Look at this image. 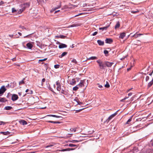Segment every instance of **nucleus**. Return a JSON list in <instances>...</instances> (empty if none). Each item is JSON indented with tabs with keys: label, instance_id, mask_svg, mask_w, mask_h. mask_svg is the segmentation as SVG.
I'll return each instance as SVG.
<instances>
[{
	"label": "nucleus",
	"instance_id": "38",
	"mask_svg": "<svg viewBox=\"0 0 153 153\" xmlns=\"http://www.w3.org/2000/svg\"><path fill=\"white\" fill-rule=\"evenodd\" d=\"M104 54H105V55L106 56H107L108 54V52L107 50H105L104 51Z\"/></svg>",
	"mask_w": 153,
	"mask_h": 153
},
{
	"label": "nucleus",
	"instance_id": "25",
	"mask_svg": "<svg viewBox=\"0 0 153 153\" xmlns=\"http://www.w3.org/2000/svg\"><path fill=\"white\" fill-rule=\"evenodd\" d=\"M108 27H109V26H106V27H100L99 28V29L100 30H106Z\"/></svg>",
	"mask_w": 153,
	"mask_h": 153
},
{
	"label": "nucleus",
	"instance_id": "47",
	"mask_svg": "<svg viewBox=\"0 0 153 153\" xmlns=\"http://www.w3.org/2000/svg\"><path fill=\"white\" fill-rule=\"evenodd\" d=\"M0 125H1L2 124H3V125H5L6 123H5L4 122H3V121L0 122Z\"/></svg>",
	"mask_w": 153,
	"mask_h": 153
},
{
	"label": "nucleus",
	"instance_id": "46",
	"mask_svg": "<svg viewBox=\"0 0 153 153\" xmlns=\"http://www.w3.org/2000/svg\"><path fill=\"white\" fill-rule=\"evenodd\" d=\"M53 145H54L53 144L48 145L46 147V148H48V147H52V146H53Z\"/></svg>",
	"mask_w": 153,
	"mask_h": 153
},
{
	"label": "nucleus",
	"instance_id": "22",
	"mask_svg": "<svg viewBox=\"0 0 153 153\" xmlns=\"http://www.w3.org/2000/svg\"><path fill=\"white\" fill-rule=\"evenodd\" d=\"M120 26V22L119 21H118L117 22L116 24L115 27V29H117V28H118Z\"/></svg>",
	"mask_w": 153,
	"mask_h": 153
},
{
	"label": "nucleus",
	"instance_id": "27",
	"mask_svg": "<svg viewBox=\"0 0 153 153\" xmlns=\"http://www.w3.org/2000/svg\"><path fill=\"white\" fill-rule=\"evenodd\" d=\"M132 117H133V116H131L130 118L127 121V122L126 123H125V124H129V123L131 121V120H132Z\"/></svg>",
	"mask_w": 153,
	"mask_h": 153
},
{
	"label": "nucleus",
	"instance_id": "21",
	"mask_svg": "<svg viewBox=\"0 0 153 153\" xmlns=\"http://www.w3.org/2000/svg\"><path fill=\"white\" fill-rule=\"evenodd\" d=\"M76 84V81L74 79H73L72 81L70 82V84L72 85H74Z\"/></svg>",
	"mask_w": 153,
	"mask_h": 153
},
{
	"label": "nucleus",
	"instance_id": "24",
	"mask_svg": "<svg viewBox=\"0 0 153 153\" xmlns=\"http://www.w3.org/2000/svg\"><path fill=\"white\" fill-rule=\"evenodd\" d=\"M0 133L1 134H3L4 135H7L10 134V132L8 131H6V132H3L1 131L0 132Z\"/></svg>",
	"mask_w": 153,
	"mask_h": 153
},
{
	"label": "nucleus",
	"instance_id": "34",
	"mask_svg": "<svg viewBox=\"0 0 153 153\" xmlns=\"http://www.w3.org/2000/svg\"><path fill=\"white\" fill-rule=\"evenodd\" d=\"M105 87L107 88H108L110 87V85L107 81L106 82V83L105 85Z\"/></svg>",
	"mask_w": 153,
	"mask_h": 153
},
{
	"label": "nucleus",
	"instance_id": "63",
	"mask_svg": "<svg viewBox=\"0 0 153 153\" xmlns=\"http://www.w3.org/2000/svg\"><path fill=\"white\" fill-rule=\"evenodd\" d=\"M131 67H130V68H128L127 70L128 71H129L130 70H131Z\"/></svg>",
	"mask_w": 153,
	"mask_h": 153
},
{
	"label": "nucleus",
	"instance_id": "35",
	"mask_svg": "<svg viewBox=\"0 0 153 153\" xmlns=\"http://www.w3.org/2000/svg\"><path fill=\"white\" fill-rule=\"evenodd\" d=\"M71 62L73 63H75V64H77V62L76 60L75 59H72L71 61Z\"/></svg>",
	"mask_w": 153,
	"mask_h": 153
},
{
	"label": "nucleus",
	"instance_id": "31",
	"mask_svg": "<svg viewBox=\"0 0 153 153\" xmlns=\"http://www.w3.org/2000/svg\"><path fill=\"white\" fill-rule=\"evenodd\" d=\"M76 128H71L70 129V130L72 132H75L76 131Z\"/></svg>",
	"mask_w": 153,
	"mask_h": 153
},
{
	"label": "nucleus",
	"instance_id": "1",
	"mask_svg": "<svg viewBox=\"0 0 153 153\" xmlns=\"http://www.w3.org/2000/svg\"><path fill=\"white\" fill-rule=\"evenodd\" d=\"M30 4L28 3H26L22 4L20 5V7L21 8L19 9H18L17 11H18V13H21L27 7H28L29 6Z\"/></svg>",
	"mask_w": 153,
	"mask_h": 153
},
{
	"label": "nucleus",
	"instance_id": "48",
	"mask_svg": "<svg viewBox=\"0 0 153 153\" xmlns=\"http://www.w3.org/2000/svg\"><path fill=\"white\" fill-rule=\"evenodd\" d=\"M47 58H45L43 59H40L39 60V62L44 61H45L46 60H47Z\"/></svg>",
	"mask_w": 153,
	"mask_h": 153
},
{
	"label": "nucleus",
	"instance_id": "62",
	"mask_svg": "<svg viewBox=\"0 0 153 153\" xmlns=\"http://www.w3.org/2000/svg\"><path fill=\"white\" fill-rule=\"evenodd\" d=\"M153 71H152V72L150 73L149 74V75L150 76H151L152 75V74L153 73Z\"/></svg>",
	"mask_w": 153,
	"mask_h": 153
},
{
	"label": "nucleus",
	"instance_id": "51",
	"mask_svg": "<svg viewBox=\"0 0 153 153\" xmlns=\"http://www.w3.org/2000/svg\"><path fill=\"white\" fill-rule=\"evenodd\" d=\"M138 11H131V13H136L137 12H138Z\"/></svg>",
	"mask_w": 153,
	"mask_h": 153
},
{
	"label": "nucleus",
	"instance_id": "56",
	"mask_svg": "<svg viewBox=\"0 0 153 153\" xmlns=\"http://www.w3.org/2000/svg\"><path fill=\"white\" fill-rule=\"evenodd\" d=\"M128 97H124L123 99H122L121 100V101L123 102L124 100H126V99H127Z\"/></svg>",
	"mask_w": 153,
	"mask_h": 153
},
{
	"label": "nucleus",
	"instance_id": "58",
	"mask_svg": "<svg viewBox=\"0 0 153 153\" xmlns=\"http://www.w3.org/2000/svg\"><path fill=\"white\" fill-rule=\"evenodd\" d=\"M13 84V83H11V85H10V87L11 88H13L14 87V85H12V84Z\"/></svg>",
	"mask_w": 153,
	"mask_h": 153
},
{
	"label": "nucleus",
	"instance_id": "32",
	"mask_svg": "<svg viewBox=\"0 0 153 153\" xmlns=\"http://www.w3.org/2000/svg\"><path fill=\"white\" fill-rule=\"evenodd\" d=\"M61 92L62 94L65 95H67V91H65L62 89L61 91Z\"/></svg>",
	"mask_w": 153,
	"mask_h": 153
},
{
	"label": "nucleus",
	"instance_id": "42",
	"mask_svg": "<svg viewBox=\"0 0 153 153\" xmlns=\"http://www.w3.org/2000/svg\"><path fill=\"white\" fill-rule=\"evenodd\" d=\"M61 3H59V5L57 7H56L53 10H56V9L60 8L61 7Z\"/></svg>",
	"mask_w": 153,
	"mask_h": 153
},
{
	"label": "nucleus",
	"instance_id": "9",
	"mask_svg": "<svg viewBox=\"0 0 153 153\" xmlns=\"http://www.w3.org/2000/svg\"><path fill=\"white\" fill-rule=\"evenodd\" d=\"M113 42V40L111 39H106L105 40V42L106 43L111 44Z\"/></svg>",
	"mask_w": 153,
	"mask_h": 153
},
{
	"label": "nucleus",
	"instance_id": "10",
	"mask_svg": "<svg viewBox=\"0 0 153 153\" xmlns=\"http://www.w3.org/2000/svg\"><path fill=\"white\" fill-rule=\"evenodd\" d=\"M143 35V34L141 33L138 34L137 33H136L132 36V37H134L135 38H137L140 36Z\"/></svg>",
	"mask_w": 153,
	"mask_h": 153
},
{
	"label": "nucleus",
	"instance_id": "6",
	"mask_svg": "<svg viewBox=\"0 0 153 153\" xmlns=\"http://www.w3.org/2000/svg\"><path fill=\"white\" fill-rule=\"evenodd\" d=\"M88 80H86L85 79L81 80L80 81L82 82V84H83V85H84V86L86 87L88 85Z\"/></svg>",
	"mask_w": 153,
	"mask_h": 153
},
{
	"label": "nucleus",
	"instance_id": "64",
	"mask_svg": "<svg viewBox=\"0 0 153 153\" xmlns=\"http://www.w3.org/2000/svg\"><path fill=\"white\" fill-rule=\"evenodd\" d=\"M29 91V90L28 89H27L26 91H25V92H26V93H27V92H28V91Z\"/></svg>",
	"mask_w": 153,
	"mask_h": 153
},
{
	"label": "nucleus",
	"instance_id": "54",
	"mask_svg": "<svg viewBox=\"0 0 153 153\" xmlns=\"http://www.w3.org/2000/svg\"><path fill=\"white\" fill-rule=\"evenodd\" d=\"M97 31L95 32L92 34V35L93 36H95L96 35H97Z\"/></svg>",
	"mask_w": 153,
	"mask_h": 153
},
{
	"label": "nucleus",
	"instance_id": "5",
	"mask_svg": "<svg viewBox=\"0 0 153 153\" xmlns=\"http://www.w3.org/2000/svg\"><path fill=\"white\" fill-rule=\"evenodd\" d=\"M105 65L108 67H111L112 65L114 64L113 62H109L108 61H105L104 62Z\"/></svg>",
	"mask_w": 153,
	"mask_h": 153
},
{
	"label": "nucleus",
	"instance_id": "52",
	"mask_svg": "<svg viewBox=\"0 0 153 153\" xmlns=\"http://www.w3.org/2000/svg\"><path fill=\"white\" fill-rule=\"evenodd\" d=\"M84 108H82V109H80L78 110H76V111L77 112H79V111H82V110L84 109Z\"/></svg>",
	"mask_w": 153,
	"mask_h": 153
},
{
	"label": "nucleus",
	"instance_id": "16",
	"mask_svg": "<svg viewBox=\"0 0 153 153\" xmlns=\"http://www.w3.org/2000/svg\"><path fill=\"white\" fill-rule=\"evenodd\" d=\"M19 123L21 124L24 125H26L27 124V122L26 121L23 120L19 121Z\"/></svg>",
	"mask_w": 153,
	"mask_h": 153
},
{
	"label": "nucleus",
	"instance_id": "61",
	"mask_svg": "<svg viewBox=\"0 0 153 153\" xmlns=\"http://www.w3.org/2000/svg\"><path fill=\"white\" fill-rule=\"evenodd\" d=\"M9 36L10 37L13 38V35H9Z\"/></svg>",
	"mask_w": 153,
	"mask_h": 153
},
{
	"label": "nucleus",
	"instance_id": "28",
	"mask_svg": "<svg viewBox=\"0 0 153 153\" xmlns=\"http://www.w3.org/2000/svg\"><path fill=\"white\" fill-rule=\"evenodd\" d=\"M48 123H61L59 121H48Z\"/></svg>",
	"mask_w": 153,
	"mask_h": 153
},
{
	"label": "nucleus",
	"instance_id": "50",
	"mask_svg": "<svg viewBox=\"0 0 153 153\" xmlns=\"http://www.w3.org/2000/svg\"><path fill=\"white\" fill-rule=\"evenodd\" d=\"M140 153H149V152H147L146 151L143 150Z\"/></svg>",
	"mask_w": 153,
	"mask_h": 153
},
{
	"label": "nucleus",
	"instance_id": "45",
	"mask_svg": "<svg viewBox=\"0 0 153 153\" xmlns=\"http://www.w3.org/2000/svg\"><path fill=\"white\" fill-rule=\"evenodd\" d=\"M149 77L148 76H147L146 77V81L147 82L149 79Z\"/></svg>",
	"mask_w": 153,
	"mask_h": 153
},
{
	"label": "nucleus",
	"instance_id": "30",
	"mask_svg": "<svg viewBox=\"0 0 153 153\" xmlns=\"http://www.w3.org/2000/svg\"><path fill=\"white\" fill-rule=\"evenodd\" d=\"M66 37V36H65L62 35H60L59 36H56V37H57L58 38H60L61 39H64Z\"/></svg>",
	"mask_w": 153,
	"mask_h": 153
},
{
	"label": "nucleus",
	"instance_id": "19",
	"mask_svg": "<svg viewBox=\"0 0 153 153\" xmlns=\"http://www.w3.org/2000/svg\"><path fill=\"white\" fill-rule=\"evenodd\" d=\"M126 36V33H125L123 32L120 33V35L119 36V38L123 39Z\"/></svg>",
	"mask_w": 153,
	"mask_h": 153
},
{
	"label": "nucleus",
	"instance_id": "13",
	"mask_svg": "<svg viewBox=\"0 0 153 153\" xmlns=\"http://www.w3.org/2000/svg\"><path fill=\"white\" fill-rule=\"evenodd\" d=\"M74 149H73V148H68V149H61V150H59V151H61V152H64V151H70L71 150H73Z\"/></svg>",
	"mask_w": 153,
	"mask_h": 153
},
{
	"label": "nucleus",
	"instance_id": "7",
	"mask_svg": "<svg viewBox=\"0 0 153 153\" xmlns=\"http://www.w3.org/2000/svg\"><path fill=\"white\" fill-rule=\"evenodd\" d=\"M18 96L16 94H13L12 97L11 99L13 101H15L18 99Z\"/></svg>",
	"mask_w": 153,
	"mask_h": 153
},
{
	"label": "nucleus",
	"instance_id": "37",
	"mask_svg": "<svg viewBox=\"0 0 153 153\" xmlns=\"http://www.w3.org/2000/svg\"><path fill=\"white\" fill-rule=\"evenodd\" d=\"M78 85L80 87L84 86V85H83V84H82V82L81 81L79 83V84H78Z\"/></svg>",
	"mask_w": 153,
	"mask_h": 153
},
{
	"label": "nucleus",
	"instance_id": "59",
	"mask_svg": "<svg viewBox=\"0 0 153 153\" xmlns=\"http://www.w3.org/2000/svg\"><path fill=\"white\" fill-rule=\"evenodd\" d=\"M4 4V2L3 1H1L0 2V5L2 4Z\"/></svg>",
	"mask_w": 153,
	"mask_h": 153
},
{
	"label": "nucleus",
	"instance_id": "43",
	"mask_svg": "<svg viewBox=\"0 0 153 153\" xmlns=\"http://www.w3.org/2000/svg\"><path fill=\"white\" fill-rule=\"evenodd\" d=\"M5 99L4 98L0 97V102H3L5 101Z\"/></svg>",
	"mask_w": 153,
	"mask_h": 153
},
{
	"label": "nucleus",
	"instance_id": "33",
	"mask_svg": "<svg viewBox=\"0 0 153 153\" xmlns=\"http://www.w3.org/2000/svg\"><path fill=\"white\" fill-rule=\"evenodd\" d=\"M78 85L75 86V87H74L73 88V91H76L78 89L79 87H78Z\"/></svg>",
	"mask_w": 153,
	"mask_h": 153
},
{
	"label": "nucleus",
	"instance_id": "49",
	"mask_svg": "<svg viewBox=\"0 0 153 153\" xmlns=\"http://www.w3.org/2000/svg\"><path fill=\"white\" fill-rule=\"evenodd\" d=\"M56 85L57 86L61 85L60 82L58 81L56 82Z\"/></svg>",
	"mask_w": 153,
	"mask_h": 153
},
{
	"label": "nucleus",
	"instance_id": "40",
	"mask_svg": "<svg viewBox=\"0 0 153 153\" xmlns=\"http://www.w3.org/2000/svg\"><path fill=\"white\" fill-rule=\"evenodd\" d=\"M60 66L59 65H54V67L55 68L57 69L59 68Z\"/></svg>",
	"mask_w": 153,
	"mask_h": 153
},
{
	"label": "nucleus",
	"instance_id": "8",
	"mask_svg": "<svg viewBox=\"0 0 153 153\" xmlns=\"http://www.w3.org/2000/svg\"><path fill=\"white\" fill-rule=\"evenodd\" d=\"M26 46L28 49H31L33 47L32 44L30 42L27 43L26 44Z\"/></svg>",
	"mask_w": 153,
	"mask_h": 153
},
{
	"label": "nucleus",
	"instance_id": "23",
	"mask_svg": "<svg viewBox=\"0 0 153 153\" xmlns=\"http://www.w3.org/2000/svg\"><path fill=\"white\" fill-rule=\"evenodd\" d=\"M97 59V58L96 56H91V57H90L88 59H87L88 60H94V59Z\"/></svg>",
	"mask_w": 153,
	"mask_h": 153
},
{
	"label": "nucleus",
	"instance_id": "18",
	"mask_svg": "<svg viewBox=\"0 0 153 153\" xmlns=\"http://www.w3.org/2000/svg\"><path fill=\"white\" fill-rule=\"evenodd\" d=\"M97 42L100 45H104V42L101 40H98L97 41Z\"/></svg>",
	"mask_w": 153,
	"mask_h": 153
},
{
	"label": "nucleus",
	"instance_id": "15",
	"mask_svg": "<svg viewBox=\"0 0 153 153\" xmlns=\"http://www.w3.org/2000/svg\"><path fill=\"white\" fill-rule=\"evenodd\" d=\"M153 84V77L152 80L150 82H149L148 84V85H147L148 88H149L150 87H151L152 85Z\"/></svg>",
	"mask_w": 153,
	"mask_h": 153
},
{
	"label": "nucleus",
	"instance_id": "60",
	"mask_svg": "<svg viewBox=\"0 0 153 153\" xmlns=\"http://www.w3.org/2000/svg\"><path fill=\"white\" fill-rule=\"evenodd\" d=\"M132 95V93H129L128 94V96H131Z\"/></svg>",
	"mask_w": 153,
	"mask_h": 153
},
{
	"label": "nucleus",
	"instance_id": "11",
	"mask_svg": "<svg viewBox=\"0 0 153 153\" xmlns=\"http://www.w3.org/2000/svg\"><path fill=\"white\" fill-rule=\"evenodd\" d=\"M74 101H75L77 102L76 105H81L82 104V103L81 102H80L78 100V98H76L74 99Z\"/></svg>",
	"mask_w": 153,
	"mask_h": 153
},
{
	"label": "nucleus",
	"instance_id": "44",
	"mask_svg": "<svg viewBox=\"0 0 153 153\" xmlns=\"http://www.w3.org/2000/svg\"><path fill=\"white\" fill-rule=\"evenodd\" d=\"M69 146L70 147H75L76 146V145L75 144H69Z\"/></svg>",
	"mask_w": 153,
	"mask_h": 153
},
{
	"label": "nucleus",
	"instance_id": "17",
	"mask_svg": "<svg viewBox=\"0 0 153 153\" xmlns=\"http://www.w3.org/2000/svg\"><path fill=\"white\" fill-rule=\"evenodd\" d=\"M80 24L78 23L77 24H74L72 25H70L69 26V27H76L77 26H80Z\"/></svg>",
	"mask_w": 153,
	"mask_h": 153
},
{
	"label": "nucleus",
	"instance_id": "4",
	"mask_svg": "<svg viewBox=\"0 0 153 153\" xmlns=\"http://www.w3.org/2000/svg\"><path fill=\"white\" fill-rule=\"evenodd\" d=\"M6 89L5 88L4 86H3L0 89V96L6 91Z\"/></svg>",
	"mask_w": 153,
	"mask_h": 153
},
{
	"label": "nucleus",
	"instance_id": "29",
	"mask_svg": "<svg viewBox=\"0 0 153 153\" xmlns=\"http://www.w3.org/2000/svg\"><path fill=\"white\" fill-rule=\"evenodd\" d=\"M48 116H49V117H56V118L62 117L60 116H56V115H48Z\"/></svg>",
	"mask_w": 153,
	"mask_h": 153
},
{
	"label": "nucleus",
	"instance_id": "2",
	"mask_svg": "<svg viewBox=\"0 0 153 153\" xmlns=\"http://www.w3.org/2000/svg\"><path fill=\"white\" fill-rule=\"evenodd\" d=\"M96 62L98 64L100 69H104V67H105L104 63H103L100 59L97 60Z\"/></svg>",
	"mask_w": 153,
	"mask_h": 153
},
{
	"label": "nucleus",
	"instance_id": "57",
	"mask_svg": "<svg viewBox=\"0 0 153 153\" xmlns=\"http://www.w3.org/2000/svg\"><path fill=\"white\" fill-rule=\"evenodd\" d=\"M45 78H43L42 80V84L45 81Z\"/></svg>",
	"mask_w": 153,
	"mask_h": 153
},
{
	"label": "nucleus",
	"instance_id": "36",
	"mask_svg": "<svg viewBox=\"0 0 153 153\" xmlns=\"http://www.w3.org/2000/svg\"><path fill=\"white\" fill-rule=\"evenodd\" d=\"M25 79V78H24L20 82H19V85H20L21 84H23L24 83V80Z\"/></svg>",
	"mask_w": 153,
	"mask_h": 153
},
{
	"label": "nucleus",
	"instance_id": "12",
	"mask_svg": "<svg viewBox=\"0 0 153 153\" xmlns=\"http://www.w3.org/2000/svg\"><path fill=\"white\" fill-rule=\"evenodd\" d=\"M67 45L65 44L61 43L59 45V48H66Z\"/></svg>",
	"mask_w": 153,
	"mask_h": 153
},
{
	"label": "nucleus",
	"instance_id": "55",
	"mask_svg": "<svg viewBox=\"0 0 153 153\" xmlns=\"http://www.w3.org/2000/svg\"><path fill=\"white\" fill-rule=\"evenodd\" d=\"M98 86L100 88H101L102 87V85H100L99 84H98Z\"/></svg>",
	"mask_w": 153,
	"mask_h": 153
},
{
	"label": "nucleus",
	"instance_id": "39",
	"mask_svg": "<svg viewBox=\"0 0 153 153\" xmlns=\"http://www.w3.org/2000/svg\"><path fill=\"white\" fill-rule=\"evenodd\" d=\"M17 10L14 8H13L12 9V12L13 13L16 12Z\"/></svg>",
	"mask_w": 153,
	"mask_h": 153
},
{
	"label": "nucleus",
	"instance_id": "14",
	"mask_svg": "<svg viewBox=\"0 0 153 153\" xmlns=\"http://www.w3.org/2000/svg\"><path fill=\"white\" fill-rule=\"evenodd\" d=\"M74 149H73V148H68V149H61V150H59V151H61V152H64V151H70L71 150H73Z\"/></svg>",
	"mask_w": 153,
	"mask_h": 153
},
{
	"label": "nucleus",
	"instance_id": "3",
	"mask_svg": "<svg viewBox=\"0 0 153 153\" xmlns=\"http://www.w3.org/2000/svg\"><path fill=\"white\" fill-rule=\"evenodd\" d=\"M117 111L115 112L113 114L111 115L110 116L108 119L106 120V121H107L108 122L112 118L114 117V116H115L117 114Z\"/></svg>",
	"mask_w": 153,
	"mask_h": 153
},
{
	"label": "nucleus",
	"instance_id": "20",
	"mask_svg": "<svg viewBox=\"0 0 153 153\" xmlns=\"http://www.w3.org/2000/svg\"><path fill=\"white\" fill-rule=\"evenodd\" d=\"M67 53H68L67 52H63L61 55H59V57L61 58L63 56H65L66 54H67Z\"/></svg>",
	"mask_w": 153,
	"mask_h": 153
},
{
	"label": "nucleus",
	"instance_id": "41",
	"mask_svg": "<svg viewBox=\"0 0 153 153\" xmlns=\"http://www.w3.org/2000/svg\"><path fill=\"white\" fill-rule=\"evenodd\" d=\"M56 89L57 91H60L61 90V85H59L57 86Z\"/></svg>",
	"mask_w": 153,
	"mask_h": 153
},
{
	"label": "nucleus",
	"instance_id": "53",
	"mask_svg": "<svg viewBox=\"0 0 153 153\" xmlns=\"http://www.w3.org/2000/svg\"><path fill=\"white\" fill-rule=\"evenodd\" d=\"M33 33H31V34H29V35H27L26 36H24V38H26V37H28V36H30V35H31Z\"/></svg>",
	"mask_w": 153,
	"mask_h": 153
},
{
	"label": "nucleus",
	"instance_id": "26",
	"mask_svg": "<svg viewBox=\"0 0 153 153\" xmlns=\"http://www.w3.org/2000/svg\"><path fill=\"white\" fill-rule=\"evenodd\" d=\"M12 107L10 106H7L4 107V109L7 110H9L11 109Z\"/></svg>",
	"mask_w": 153,
	"mask_h": 153
}]
</instances>
